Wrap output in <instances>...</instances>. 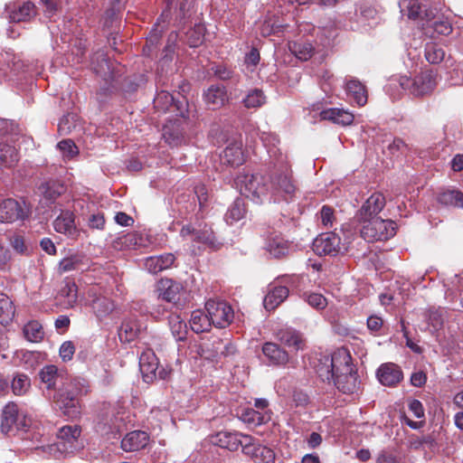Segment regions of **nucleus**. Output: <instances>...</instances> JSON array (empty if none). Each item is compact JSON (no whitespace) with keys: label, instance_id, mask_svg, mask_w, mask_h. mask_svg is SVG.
Returning a JSON list of instances; mask_svg holds the SVG:
<instances>
[{"label":"nucleus","instance_id":"nucleus-38","mask_svg":"<svg viewBox=\"0 0 463 463\" xmlns=\"http://www.w3.org/2000/svg\"><path fill=\"white\" fill-rule=\"evenodd\" d=\"M41 189L44 197L50 201H54L66 190L61 183L55 180H51L42 184Z\"/></svg>","mask_w":463,"mask_h":463},{"label":"nucleus","instance_id":"nucleus-20","mask_svg":"<svg viewBox=\"0 0 463 463\" xmlns=\"http://www.w3.org/2000/svg\"><path fill=\"white\" fill-rule=\"evenodd\" d=\"M181 289V284L171 279H162L157 284L158 297L167 302L175 301Z\"/></svg>","mask_w":463,"mask_h":463},{"label":"nucleus","instance_id":"nucleus-53","mask_svg":"<svg viewBox=\"0 0 463 463\" xmlns=\"http://www.w3.org/2000/svg\"><path fill=\"white\" fill-rule=\"evenodd\" d=\"M77 285L74 282H66L61 288L60 294L61 297L67 298L66 305L68 307H73L77 301Z\"/></svg>","mask_w":463,"mask_h":463},{"label":"nucleus","instance_id":"nucleus-6","mask_svg":"<svg viewBox=\"0 0 463 463\" xmlns=\"http://www.w3.org/2000/svg\"><path fill=\"white\" fill-rule=\"evenodd\" d=\"M270 183V196L269 200L274 197V202L281 197L284 200L291 198L296 191L295 184L291 179V173L287 165H281L277 169L269 179Z\"/></svg>","mask_w":463,"mask_h":463},{"label":"nucleus","instance_id":"nucleus-40","mask_svg":"<svg viewBox=\"0 0 463 463\" xmlns=\"http://www.w3.org/2000/svg\"><path fill=\"white\" fill-rule=\"evenodd\" d=\"M137 235L134 232H129L116 238L112 241L111 246L114 250H125L134 248L137 244Z\"/></svg>","mask_w":463,"mask_h":463},{"label":"nucleus","instance_id":"nucleus-64","mask_svg":"<svg viewBox=\"0 0 463 463\" xmlns=\"http://www.w3.org/2000/svg\"><path fill=\"white\" fill-rule=\"evenodd\" d=\"M430 26L433 30L441 35H448L451 33L452 27L448 21L435 20Z\"/></svg>","mask_w":463,"mask_h":463},{"label":"nucleus","instance_id":"nucleus-44","mask_svg":"<svg viewBox=\"0 0 463 463\" xmlns=\"http://www.w3.org/2000/svg\"><path fill=\"white\" fill-rule=\"evenodd\" d=\"M204 36L205 27L200 23L195 24L194 26L186 33L187 43L191 47L201 45L204 40Z\"/></svg>","mask_w":463,"mask_h":463},{"label":"nucleus","instance_id":"nucleus-43","mask_svg":"<svg viewBox=\"0 0 463 463\" xmlns=\"http://www.w3.org/2000/svg\"><path fill=\"white\" fill-rule=\"evenodd\" d=\"M445 55L446 52L440 45H438L434 43L426 44L425 57L429 62L432 64H438L444 60Z\"/></svg>","mask_w":463,"mask_h":463},{"label":"nucleus","instance_id":"nucleus-51","mask_svg":"<svg viewBox=\"0 0 463 463\" xmlns=\"http://www.w3.org/2000/svg\"><path fill=\"white\" fill-rule=\"evenodd\" d=\"M42 383L46 384L48 389L55 384L57 378V367L55 365H46L39 373Z\"/></svg>","mask_w":463,"mask_h":463},{"label":"nucleus","instance_id":"nucleus-39","mask_svg":"<svg viewBox=\"0 0 463 463\" xmlns=\"http://www.w3.org/2000/svg\"><path fill=\"white\" fill-rule=\"evenodd\" d=\"M211 443L233 451L242 445V440L238 439L237 436H211Z\"/></svg>","mask_w":463,"mask_h":463},{"label":"nucleus","instance_id":"nucleus-60","mask_svg":"<svg viewBox=\"0 0 463 463\" xmlns=\"http://www.w3.org/2000/svg\"><path fill=\"white\" fill-rule=\"evenodd\" d=\"M257 457L262 463H274L275 453L269 448L260 445L257 448Z\"/></svg>","mask_w":463,"mask_h":463},{"label":"nucleus","instance_id":"nucleus-58","mask_svg":"<svg viewBox=\"0 0 463 463\" xmlns=\"http://www.w3.org/2000/svg\"><path fill=\"white\" fill-rule=\"evenodd\" d=\"M386 149L391 156H399L407 149V145L402 138L395 137L388 144Z\"/></svg>","mask_w":463,"mask_h":463},{"label":"nucleus","instance_id":"nucleus-56","mask_svg":"<svg viewBox=\"0 0 463 463\" xmlns=\"http://www.w3.org/2000/svg\"><path fill=\"white\" fill-rule=\"evenodd\" d=\"M304 297L308 305L317 309H323L327 305L326 298L321 294L305 293Z\"/></svg>","mask_w":463,"mask_h":463},{"label":"nucleus","instance_id":"nucleus-11","mask_svg":"<svg viewBox=\"0 0 463 463\" xmlns=\"http://www.w3.org/2000/svg\"><path fill=\"white\" fill-rule=\"evenodd\" d=\"M385 203V197L381 193L373 194L356 213V221L362 222L371 218H377L378 213L383 209Z\"/></svg>","mask_w":463,"mask_h":463},{"label":"nucleus","instance_id":"nucleus-24","mask_svg":"<svg viewBox=\"0 0 463 463\" xmlns=\"http://www.w3.org/2000/svg\"><path fill=\"white\" fill-rule=\"evenodd\" d=\"M262 353L274 364H285L288 361V353L275 343H265Z\"/></svg>","mask_w":463,"mask_h":463},{"label":"nucleus","instance_id":"nucleus-45","mask_svg":"<svg viewBox=\"0 0 463 463\" xmlns=\"http://www.w3.org/2000/svg\"><path fill=\"white\" fill-rule=\"evenodd\" d=\"M239 418L250 427L259 426L263 421V416L260 412L252 408H244L238 411Z\"/></svg>","mask_w":463,"mask_h":463},{"label":"nucleus","instance_id":"nucleus-41","mask_svg":"<svg viewBox=\"0 0 463 463\" xmlns=\"http://www.w3.org/2000/svg\"><path fill=\"white\" fill-rule=\"evenodd\" d=\"M83 256L80 254H73L62 259L59 263V271L65 273L80 269L83 265Z\"/></svg>","mask_w":463,"mask_h":463},{"label":"nucleus","instance_id":"nucleus-62","mask_svg":"<svg viewBox=\"0 0 463 463\" xmlns=\"http://www.w3.org/2000/svg\"><path fill=\"white\" fill-rule=\"evenodd\" d=\"M159 39L160 34L156 30L152 31L149 36L146 38V43L143 48V52L146 55L150 56L152 54L153 48L157 45Z\"/></svg>","mask_w":463,"mask_h":463},{"label":"nucleus","instance_id":"nucleus-49","mask_svg":"<svg viewBox=\"0 0 463 463\" xmlns=\"http://www.w3.org/2000/svg\"><path fill=\"white\" fill-rule=\"evenodd\" d=\"M266 100V97L262 90L259 89L252 90L243 99V104L247 109H257L261 107Z\"/></svg>","mask_w":463,"mask_h":463},{"label":"nucleus","instance_id":"nucleus-55","mask_svg":"<svg viewBox=\"0 0 463 463\" xmlns=\"http://www.w3.org/2000/svg\"><path fill=\"white\" fill-rule=\"evenodd\" d=\"M458 190H446L439 194L438 201L441 204L449 206H456L459 195Z\"/></svg>","mask_w":463,"mask_h":463},{"label":"nucleus","instance_id":"nucleus-50","mask_svg":"<svg viewBox=\"0 0 463 463\" xmlns=\"http://www.w3.org/2000/svg\"><path fill=\"white\" fill-rule=\"evenodd\" d=\"M211 345L212 348L207 346V350H211L213 352V357H217L219 355L227 356L234 352V347L232 345L224 344L223 341L220 338L213 340Z\"/></svg>","mask_w":463,"mask_h":463},{"label":"nucleus","instance_id":"nucleus-17","mask_svg":"<svg viewBox=\"0 0 463 463\" xmlns=\"http://www.w3.org/2000/svg\"><path fill=\"white\" fill-rule=\"evenodd\" d=\"M204 101L209 109H216L224 106L228 100L225 88L221 85H212L203 94Z\"/></svg>","mask_w":463,"mask_h":463},{"label":"nucleus","instance_id":"nucleus-37","mask_svg":"<svg viewBox=\"0 0 463 463\" xmlns=\"http://www.w3.org/2000/svg\"><path fill=\"white\" fill-rule=\"evenodd\" d=\"M401 12L406 14L410 19H422V10L418 0H402Z\"/></svg>","mask_w":463,"mask_h":463},{"label":"nucleus","instance_id":"nucleus-28","mask_svg":"<svg viewBox=\"0 0 463 463\" xmlns=\"http://www.w3.org/2000/svg\"><path fill=\"white\" fill-rule=\"evenodd\" d=\"M18 409L16 404L8 403L5 406L2 414L1 431L4 434L14 431V425L16 422Z\"/></svg>","mask_w":463,"mask_h":463},{"label":"nucleus","instance_id":"nucleus-29","mask_svg":"<svg viewBox=\"0 0 463 463\" xmlns=\"http://www.w3.org/2000/svg\"><path fill=\"white\" fill-rule=\"evenodd\" d=\"M181 235L191 241L201 243H212L213 232L209 230H196L190 225L184 226L181 230Z\"/></svg>","mask_w":463,"mask_h":463},{"label":"nucleus","instance_id":"nucleus-61","mask_svg":"<svg viewBox=\"0 0 463 463\" xmlns=\"http://www.w3.org/2000/svg\"><path fill=\"white\" fill-rule=\"evenodd\" d=\"M428 324L433 328L434 331L440 329L443 325V317L441 312L439 310H430L428 315Z\"/></svg>","mask_w":463,"mask_h":463},{"label":"nucleus","instance_id":"nucleus-42","mask_svg":"<svg viewBox=\"0 0 463 463\" xmlns=\"http://www.w3.org/2000/svg\"><path fill=\"white\" fill-rule=\"evenodd\" d=\"M140 328L136 321H124L119 328L118 335L122 341L130 342L139 334Z\"/></svg>","mask_w":463,"mask_h":463},{"label":"nucleus","instance_id":"nucleus-27","mask_svg":"<svg viewBox=\"0 0 463 463\" xmlns=\"http://www.w3.org/2000/svg\"><path fill=\"white\" fill-rule=\"evenodd\" d=\"M163 137L172 146L182 144L184 139V129L177 123H170L163 128Z\"/></svg>","mask_w":463,"mask_h":463},{"label":"nucleus","instance_id":"nucleus-33","mask_svg":"<svg viewBox=\"0 0 463 463\" xmlns=\"http://www.w3.org/2000/svg\"><path fill=\"white\" fill-rule=\"evenodd\" d=\"M290 52L299 60L307 61L314 53V48L307 42H291L288 43Z\"/></svg>","mask_w":463,"mask_h":463},{"label":"nucleus","instance_id":"nucleus-7","mask_svg":"<svg viewBox=\"0 0 463 463\" xmlns=\"http://www.w3.org/2000/svg\"><path fill=\"white\" fill-rule=\"evenodd\" d=\"M205 310L215 327L224 328L233 319V310L225 301L209 299L205 304Z\"/></svg>","mask_w":463,"mask_h":463},{"label":"nucleus","instance_id":"nucleus-18","mask_svg":"<svg viewBox=\"0 0 463 463\" xmlns=\"http://www.w3.org/2000/svg\"><path fill=\"white\" fill-rule=\"evenodd\" d=\"M289 243L279 233H271L265 242V250L274 258L279 259L286 256L289 250Z\"/></svg>","mask_w":463,"mask_h":463},{"label":"nucleus","instance_id":"nucleus-4","mask_svg":"<svg viewBox=\"0 0 463 463\" xmlns=\"http://www.w3.org/2000/svg\"><path fill=\"white\" fill-rule=\"evenodd\" d=\"M437 83V75L431 71H422L413 79L406 76L400 78L401 87L417 98L431 95Z\"/></svg>","mask_w":463,"mask_h":463},{"label":"nucleus","instance_id":"nucleus-5","mask_svg":"<svg viewBox=\"0 0 463 463\" xmlns=\"http://www.w3.org/2000/svg\"><path fill=\"white\" fill-rule=\"evenodd\" d=\"M361 236L367 241H386L395 234V223L391 220L382 218H371L360 222Z\"/></svg>","mask_w":463,"mask_h":463},{"label":"nucleus","instance_id":"nucleus-14","mask_svg":"<svg viewBox=\"0 0 463 463\" xmlns=\"http://www.w3.org/2000/svg\"><path fill=\"white\" fill-rule=\"evenodd\" d=\"M139 367L146 383H152L156 378L158 359L151 350L143 352L139 358Z\"/></svg>","mask_w":463,"mask_h":463},{"label":"nucleus","instance_id":"nucleus-34","mask_svg":"<svg viewBox=\"0 0 463 463\" xmlns=\"http://www.w3.org/2000/svg\"><path fill=\"white\" fill-rule=\"evenodd\" d=\"M14 307L12 300L4 293H0V324H9L14 317Z\"/></svg>","mask_w":463,"mask_h":463},{"label":"nucleus","instance_id":"nucleus-46","mask_svg":"<svg viewBox=\"0 0 463 463\" xmlns=\"http://www.w3.org/2000/svg\"><path fill=\"white\" fill-rule=\"evenodd\" d=\"M169 326L174 337L180 341L184 340L186 335V324L179 316L171 315L169 317Z\"/></svg>","mask_w":463,"mask_h":463},{"label":"nucleus","instance_id":"nucleus-19","mask_svg":"<svg viewBox=\"0 0 463 463\" xmlns=\"http://www.w3.org/2000/svg\"><path fill=\"white\" fill-rule=\"evenodd\" d=\"M287 286H275L271 288L264 298V307L270 311L277 308L288 296Z\"/></svg>","mask_w":463,"mask_h":463},{"label":"nucleus","instance_id":"nucleus-15","mask_svg":"<svg viewBox=\"0 0 463 463\" xmlns=\"http://www.w3.org/2000/svg\"><path fill=\"white\" fill-rule=\"evenodd\" d=\"M377 378L383 385L392 387L402 380L403 373L397 364L387 363L377 370Z\"/></svg>","mask_w":463,"mask_h":463},{"label":"nucleus","instance_id":"nucleus-32","mask_svg":"<svg viewBox=\"0 0 463 463\" xmlns=\"http://www.w3.org/2000/svg\"><path fill=\"white\" fill-rule=\"evenodd\" d=\"M99 431V430H97ZM100 431H105V434H122L126 432V434H146L145 431L139 430H128L127 424L125 423V420L122 416H116L114 420H112L111 424L109 425L108 430L100 429Z\"/></svg>","mask_w":463,"mask_h":463},{"label":"nucleus","instance_id":"nucleus-63","mask_svg":"<svg viewBox=\"0 0 463 463\" xmlns=\"http://www.w3.org/2000/svg\"><path fill=\"white\" fill-rule=\"evenodd\" d=\"M94 308L99 316H104L113 309V304L107 298H99L94 301L93 304Z\"/></svg>","mask_w":463,"mask_h":463},{"label":"nucleus","instance_id":"nucleus-12","mask_svg":"<svg viewBox=\"0 0 463 463\" xmlns=\"http://www.w3.org/2000/svg\"><path fill=\"white\" fill-rule=\"evenodd\" d=\"M228 145L221 154V161L224 165L239 166L245 161L242 142L238 137L227 139Z\"/></svg>","mask_w":463,"mask_h":463},{"label":"nucleus","instance_id":"nucleus-1","mask_svg":"<svg viewBox=\"0 0 463 463\" xmlns=\"http://www.w3.org/2000/svg\"><path fill=\"white\" fill-rule=\"evenodd\" d=\"M89 392L86 381L83 379H71L54 392L53 402L61 412L70 418H76L80 414V398Z\"/></svg>","mask_w":463,"mask_h":463},{"label":"nucleus","instance_id":"nucleus-13","mask_svg":"<svg viewBox=\"0 0 463 463\" xmlns=\"http://www.w3.org/2000/svg\"><path fill=\"white\" fill-rule=\"evenodd\" d=\"M26 213L21 204L14 199H6L0 203V222H14L23 220Z\"/></svg>","mask_w":463,"mask_h":463},{"label":"nucleus","instance_id":"nucleus-9","mask_svg":"<svg viewBox=\"0 0 463 463\" xmlns=\"http://www.w3.org/2000/svg\"><path fill=\"white\" fill-rule=\"evenodd\" d=\"M154 106L160 110L175 111L177 116L189 118L188 101L184 97L175 99L167 91L159 92L154 99Z\"/></svg>","mask_w":463,"mask_h":463},{"label":"nucleus","instance_id":"nucleus-31","mask_svg":"<svg viewBox=\"0 0 463 463\" xmlns=\"http://www.w3.org/2000/svg\"><path fill=\"white\" fill-rule=\"evenodd\" d=\"M209 314L202 310H194L191 315L190 324L193 331L195 333L209 331L213 326Z\"/></svg>","mask_w":463,"mask_h":463},{"label":"nucleus","instance_id":"nucleus-54","mask_svg":"<svg viewBox=\"0 0 463 463\" xmlns=\"http://www.w3.org/2000/svg\"><path fill=\"white\" fill-rule=\"evenodd\" d=\"M57 146L62 152L63 157L67 159L73 158L79 153L78 147L71 139L61 140Z\"/></svg>","mask_w":463,"mask_h":463},{"label":"nucleus","instance_id":"nucleus-47","mask_svg":"<svg viewBox=\"0 0 463 463\" xmlns=\"http://www.w3.org/2000/svg\"><path fill=\"white\" fill-rule=\"evenodd\" d=\"M244 214L245 207L243 201L241 199H236L228 209L225 214V219L228 223L232 224V222L242 219Z\"/></svg>","mask_w":463,"mask_h":463},{"label":"nucleus","instance_id":"nucleus-59","mask_svg":"<svg viewBox=\"0 0 463 463\" xmlns=\"http://www.w3.org/2000/svg\"><path fill=\"white\" fill-rule=\"evenodd\" d=\"M177 34L175 33H171L168 36L167 44L165 47L164 52L165 55L161 60V63L165 64L168 61H172V54L174 53L175 50V43L176 41Z\"/></svg>","mask_w":463,"mask_h":463},{"label":"nucleus","instance_id":"nucleus-2","mask_svg":"<svg viewBox=\"0 0 463 463\" xmlns=\"http://www.w3.org/2000/svg\"><path fill=\"white\" fill-rule=\"evenodd\" d=\"M352 357L345 348L337 349L331 356H324L315 365L318 377L323 382L334 383L338 370L348 371Z\"/></svg>","mask_w":463,"mask_h":463},{"label":"nucleus","instance_id":"nucleus-57","mask_svg":"<svg viewBox=\"0 0 463 463\" xmlns=\"http://www.w3.org/2000/svg\"><path fill=\"white\" fill-rule=\"evenodd\" d=\"M112 63L107 59H103L99 68H96L97 73L100 74L106 80H116L117 75L111 71Z\"/></svg>","mask_w":463,"mask_h":463},{"label":"nucleus","instance_id":"nucleus-35","mask_svg":"<svg viewBox=\"0 0 463 463\" xmlns=\"http://www.w3.org/2000/svg\"><path fill=\"white\" fill-rule=\"evenodd\" d=\"M149 442V436H124L121 448L128 452L144 449Z\"/></svg>","mask_w":463,"mask_h":463},{"label":"nucleus","instance_id":"nucleus-22","mask_svg":"<svg viewBox=\"0 0 463 463\" xmlns=\"http://www.w3.org/2000/svg\"><path fill=\"white\" fill-rule=\"evenodd\" d=\"M175 258L172 253H166L161 256H153L145 260L146 269L153 274H156L165 269L170 268Z\"/></svg>","mask_w":463,"mask_h":463},{"label":"nucleus","instance_id":"nucleus-25","mask_svg":"<svg viewBox=\"0 0 463 463\" xmlns=\"http://www.w3.org/2000/svg\"><path fill=\"white\" fill-rule=\"evenodd\" d=\"M277 337L282 345L293 348L295 351L303 349L305 346V341L301 335L295 330H280L278 332Z\"/></svg>","mask_w":463,"mask_h":463},{"label":"nucleus","instance_id":"nucleus-30","mask_svg":"<svg viewBox=\"0 0 463 463\" xmlns=\"http://www.w3.org/2000/svg\"><path fill=\"white\" fill-rule=\"evenodd\" d=\"M347 94L357 103L359 106H364L367 102V91L365 87L356 80H351L346 83Z\"/></svg>","mask_w":463,"mask_h":463},{"label":"nucleus","instance_id":"nucleus-48","mask_svg":"<svg viewBox=\"0 0 463 463\" xmlns=\"http://www.w3.org/2000/svg\"><path fill=\"white\" fill-rule=\"evenodd\" d=\"M24 335L30 342H39L43 337V327L37 321H30L24 326Z\"/></svg>","mask_w":463,"mask_h":463},{"label":"nucleus","instance_id":"nucleus-3","mask_svg":"<svg viewBox=\"0 0 463 463\" xmlns=\"http://www.w3.org/2000/svg\"><path fill=\"white\" fill-rule=\"evenodd\" d=\"M236 184L242 195L254 202L269 199V188L265 178L259 175L244 174L236 178Z\"/></svg>","mask_w":463,"mask_h":463},{"label":"nucleus","instance_id":"nucleus-8","mask_svg":"<svg viewBox=\"0 0 463 463\" xmlns=\"http://www.w3.org/2000/svg\"><path fill=\"white\" fill-rule=\"evenodd\" d=\"M313 250L317 255L335 256L347 251V247L341 243L340 237L335 232H325L315 239Z\"/></svg>","mask_w":463,"mask_h":463},{"label":"nucleus","instance_id":"nucleus-36","mask_svg":"<svg viewBox=\"0 0 463 463\" xmlns=\"http://www.w3.org/2000/svg\"><path fill=\"white\" fill-rule=\"evenodd\" d=\"M18 162V153L15 147L0 143V164L11 167Z\"/></svg>","mask_w":463,"mask_h":463},{"label":"nucleus","instance_id":"nucleus-26","mask_svg":"<svg viewBox=\"0 0 463 463\" xmlns=\"http://www.w3.org/2000/svg\"><path fill=\"white\" fill-rule=\"evenodd\" d=\"M35 14V5L32 2H24L10 12L9 18L13 23H21L29 21L31 18L34 17Z\"/></svg>","mask_w":463,"mask_h":463},{"label":"nucleus","instance_id":"nucleus-10","mask_svg":"<svg viewBox=\"0 0 463 463\" xmlns=\"http://www.w3.org/2000/svg\"><path fill=\"white\" fill-rule=\"evenodd\" d=\"M333 383L340 392L346 394H354L360 390L361 381L353 368L352 361L348 363V371L338 370Z\"/></svg>","mask_w":463,"mask_h":463},{"label":"nucleus","instance_id":"nucleus-16","mask_svg":"<svg viewBox=\"0 0 463 463\" xmlns=\"http://www.w3.org/2000/svg\"><path fill=\"white\" fill-rule=\"evenodd\" d=\"M80 436H57V442L47 447L50 453L59 455L71 453L83 448V443L79 440Z\"/></svg>","mask_w":463,"mask_h":463},{"label":"nucleus","instance_id":"nucleus-52","mask_svg":"<svg viewBox=\"0 0 463 463\" xmlns=\"http://www.w3.org/2000/svg\"><path fill=\"white\" fill-rule=\"evenodd\" d=\"M30 387V380L24 374H16L12 382V390L14 394H24Z\"/></svg>","mask_w":463,"mask_h":463},{"label":"nucleus","instance_id":"nucleus-23","mask_svg":"<svg viewBox=\"0 0 463 463\" xmlns=\"http://www.w3.org/2000/svg\"><path fill=\"white\" fill-rule=\"evenodd\" d=\"M53 227L57 232L69 236H74L77 233L76 226L74 223V215L69 211L61 213L54 220Z\"/></svg>","mask_w":463,"mask_h":463},{"label":"nucleus","instance_id":"nucleus-21","mask_svg":"<svg viewBox=\"0 0 463 463\" xmlns=\"http://www.w3.org/2000/svg\"><path fill=\"white\" fill-rule=\"evenodd\" d=\"M320 117L324 120H330L335 124L348 126L354 121V115L343 109L333 108L321 111Z\"/></svg>","mask_w":463,"mask_h":463}]
</instances>
